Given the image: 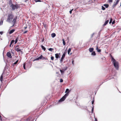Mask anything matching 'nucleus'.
<instances>
[{"mask_svg":"<svg viewBox=\"0 0 121 121\" xmlns=\"http://www.w3.org/2000/svg\"><path fill=\"white\" fill-rule=\"evenodd\" d=\"M119 0H117L116 3L114 2V4L112 6V7H114L118 4L119 2Z\"/></svg>","mask_w":121,"mask_h":121,"instance_id":"7","label":"nucleus"},{"mask_svg":"<svg viewBox=\"0 0 121 121\" xmlns=\"http://www.w3.org/2000/svg\"><path fill=\"white\" fill-rule=\"evenodd\" d=\"M3 74L1 75V76H0V80L1 82H2L3 81Z\"/></svg>","mask_w":121,"mask_h":121,"instance_id":"18","label":"nucleus"},{"mask_svg":"<svg viewBox=\"0 0 121 121\" xmlns=\"http://www.w3.org/2000/svg\"><path fill=\"white\" fill-rule=\"evenodd\" d=\"M108 2L109 3H112V0H108Z\"/></svg>","mask_w":121,"mask_h":121,"instance_id":"33","label":"nucleus"},{"mask_svg":"<svg viewBox=\"0 0 121 121\" xmlns=\"http://www.w3.org/2000/svg\"><path fill=\"white\" fill-rule=\"evenodd\" d=\"M3 7H5V6L4 5H3Z\"/></svg>","mask_w":121,"mask_h":121,"instance_id":"54","label":"nucleus"},{"mask_svg":"<svg viewBox=\"0 0 121 121\" xmlns=\"http://www.w3.org/2000/svg\"><path fill=\"white\" fill-rule=\"evenodd\" d=\"M73 9H72V10H71L69 11V13L70 14H71L72 13V11H73Z\"/></svg>","mask_w":121,"mask_h":121,"instance_id":"36","label":"nucleus"},{"mask_svg":"<svg viewBox=\"0 0 121 121\" xmlns=\"http://www.w3.org/2000/svg\"><path fill=\"white\" fill-rule=\"evenodd\" d=\"M56 35L55 33H52L51 34L52 37V38H54L56 36Z\"/></svg>","mask_w":121,"mask_h":121,"instance_id":"15","label":"nucleus"},{"mask_svg":"<svg viewBox=\"0 0 121 121\" xmlns=\"http://www.w3.org/2000/svg\"><path fill=\"white\" fill-rule=\"evenodd\" d=\"M69 90L68 89H67L65 91V93H67V92H69Z\"/></svg>","mask_w":121,"mask_h":121,"instance_id":"24","label":"nucleus"},{"mask_svg":"<svg viewBox=\"0 0 121 121\" xmlns=\"http://www.w3.org/2000/svg\"><path fill=\"white\" fill-rule=\"evenodd\" d=\"M14 41H14V40H12L11 42V44H12V43H14Z\"/></svg>","mask_w":121,"mask_h":121,"instance_id":"32","label":"nucleus"},{"mask_svg":"<svg viewBox=\"0 0 121 121\" xmlns=\"http://www.w3.org/2000/svg\"><path fill=\"white\" fill-rule=\"evenodd\" d=\"M13 45L12 46V47H13Z\"/></svg>","mask_w":121,"mask_h":121,"instance_id":"60","label":"nucleus"},{"mask_svg":"<svg viewBox=\"0 0 121 121\" xmlns=\"http://www.w3.org/2000/svg\"><path fill=\"white\" fill-rule=\"evenodd\" d=\"M29 120L28 119H26V120L25 121H28V120Z\"/></svg>","mask_w":121,"mask_h":121,"instance_id":"52","label":"nucleus"},{"mask_svg":"<svg viewBox=\"0 0 121 121\" xmlns=\"http://www.w3.org/2000/svg\"><path fill=\"white\" fill-rule=\"evenodd\" d=\"M69 92L65 94V95L59 100V102H61L64 101L65 99L66 98L68 95Z\"/></svg>","mask_w":121,"mask_h":121,"instance_id":"4","label":"nucleus"},{"mask_svg":"<svg viewBox=\"0 0 121 121\" xmlns=\"http://www.w3.org/2000/svg\"><path fill=\"white\" fill-rule=\"evenodd\" d=\"M120 6H121V4L120 5Z\"/></svg>","mask_w":121,"mask_h":121,"instance_id":"61","label":"nucleus"},{"mask_svg":"<svg viewBox=\"0 0 121 121\" xmlns=\"http://www.w3.org/2000/svg\"><path fill=\"white\" fill-rule=\"evenodd\" d=\"M94 48H89V50L90 52H93Z\"/></svg>","mask_w":121,"mask_h":121,"instance_id":"13","label":"nucleus"},{"mask_svg":"<svg viewBox=\"0 0 121 121\" xmlns=\"http://www.w3.org/2000/svg\"><path fill=\"white\" fill-rule=\"evenodd\" d=\"M112 21V19H111L110 20V21L109 22V23L110 24H111V23Z\"/></svg>","mask_w":121,"mask_h":121,"instance_id":"34","label":"nucleus"},{"mask_svg":"<svg viewBox=\"0 0 121 121\" xmlns=\"http://www.w3.org/2000/svg\"><path fill=\"white\" fill-rule=\"evenodd\" d=\"M63 43L64 45H65V43L64 41H63Z\"/></svg>","mask_w":121,"mask_h":121,"instance_id":"38","label":"nucleus"},{"mask_svg":"<svg viewBox=\"0 0 121 121\" xmlns=\"http://www.w3.org/2000/svg\"><path fill=\"white\" fill-rule=\"evenodd\" d=\"M28 31L27 30L26 31L24 32V33H26Z\"/></svg>","mask_w":121,"mask_h":121,"instance_id":"48","label":"nucleus"},{"mask_svg":"<svg viewBox=\"0 0 121 121\" xmlns=\"http://www.w3.org/2000/svg\"><path fill=\"white\" fill-rule=\"evenodd\" d=\"M84 0H82L81 1H80L78 2V3L80 5L84 4H85V2H84Z\"/></svg>","mask_w":121,"mask_h":121,"instance_id":"5","label":"nucleus"},{"mask_svg":"<svg viewBox=\"0 0 121 121\" xmlns=\"http://www.w3.org/2000/svg\"><path fill=\"white\" fill-rule=\"evenodd\" d=\"M27 27H24V29H26V28H27Z\"/></svg>","mask_w":121,"mask_h":121,"instance_id":"57","label":"nucleus"},{"mask_svg":"<svg viewBox=\"0 0 121 121\" xmlns=\"http://www.w3.org/2000/svg\"><path fill=\"white\" fill-rule=\"evenodd\" d=\"M92 110H91V112L92 113H93V112L94 110V107L93 105H92Z\"/></svg>","mask_w":121,"mask_h":121,"instance_id":"31","label":"nucleus"},{"mask_svg":"<svg viewBox=\"0 0 121 121\" xmlns=\"http://www.w3.org/2000/svg\"><path fill=\"white\" fill-rule=\"evenodd\" d=\"M60 71L61 74H63V73H64V70H60Z\"/></svg>","mask_w":121,"mask_h":121,"instance_id":"28","label":"nucleus"},{"mask_svg":"<svg viewBox=\"0 0 121 121\" xmlns=\"http://www.w3.org/2000/svg\"><path fill=\"white\" fill-rule=\"evenodd\" d=\"M15 50L16 51H17V52H21V49H19V48H15Z\"/></svg>","mask_w":121,"mask_h":121,"instance_id":"10","label":"nucleus"},{"mask_svg":"<svg viewBox=\"0 0 121 121\" xmlns=\"http://www.w3.org/2000/svg\"><path fill=\"white\" fill-rule=\"evenodd\" d=\"M104 6L105 7V8H108L109 6V5L108 4H104Z\"/></svg>","mask_w":121,"mask_h":121,"instance_id":"22","label":"nucleus"},{"mask_svg":"<svg viewBox=\"0 0 121 121\" xmlns=\"http://www.w3.org/2000/svg\"><path fill=\"white\" fill-rule=\"evenodd\" d=\"M55 57L56 58H58L59 56V54L58 53H56L55 54Z\"/></svg>","mask_w":121,"mask_h":121,"instance_id":"16","label":"nucleus"},{"mask_svg":"<svg viewBox=\"0 0 121 121\" xmlns=\"http://www.w3.org/2000/svg\"><path fill=\"white\" fill-rule=\"evenodd\" d=\"M74 60H73L72 61V64H73V65L74 64Z\"/></svg>","mask_w":121,"mask_h":121,"instance_id":"43","label":"nucleus"},{"mask_svg":"<svg viewBox=\"0 0 121 121\" xmlns=\"http://www.w3.org/2000/svg\"><path fill=\"white\" fill-rule=\"evenodd\" d=\"M67 68L68 67L67 66H65L63 67L62 69V70H64L65 71L67 69Z\"/></svg>","mask_w":121,"mask_h":121,"instance_id":"17","label":"nucleus"},{"mask_svg":"<svg viewBox=\"0 0 121 121\" xmlns=\"http://www.w3.org/2000/svg\"><path fill=\"white\" fill-rule=\"evenodd\" d=\"M65 56L62 55L61 57V58L60 60V63H61L63 61V60L64 59V58Z\"/></svg>","mask_w":121,"mask_h":121,"instance_id":"9","label":"nucleus"},{"mask_svg":"<svg viewBox=\"0 0 121 121\" xmlns=\"http://www.w3.org/2000/svg\"><path fill=\"white\" fill-rule=\"evenodd\" d=\"M23 67L24 69H25V64H24L23 65Z\"/></svg>","mask_w":121,"mask_h":121,"instance_id":"35","label":"nucleus"},{"mask_svg":"<svg viewBox=\"0 0 121 121\" xmlns=\"http://www.w3.org/2000/svg\"><path fill=\"white\" fill-rule=\"evenodd\" d=\"M95 121H97V119L96 118H95Z\"/></svg>","mask_w":121,"mask_h":121,"instance_id":"51","label":"nucleus"},{"mask_svg":"<svg viewBox=\"0 0 121 121\" xmlns=\"http://www.w3.org/2000/svg\"><path fill=\"white\" fill-rule=\"evenodd\" d=\"M17 3L15 4H13L12 0H8V4L9 6L11 8H19V4H16Z\"/></svg>","mask_w":121,"mask_h":121,"instance_id":"2","label":"nucleus"},{"mask_svg":"<svg viewBox=\"0 0 121 121\" xmlns=\"http://www.w3.org/2000/svg\"><path fill=\"white\" fill-rule=\"evenodd\" d=\"M48 50L51 51H52L53 50V49L52 48H50L48 49Z\"/></svg>","mask_w":121,"mask_h":121,"instance_id":"29","label":"nucleus"},{"mask_svg":"<svg viewBox=\"0 0 121 121\" xmlns=\"http://www.w3.org/2000/svg\"><path fill=\"white\" fill-rule=\"evenodd\" d=\"M0 120H2V117H1V116L0 115Z\"/></svg>","mask_w":121,"mask_h":121,"instance_id":"45","label":"nucleus"},{"mask_svg":"<svg viewBox=\"0 0 121 121\" xmlns=\"http://www.w3.org/2000/svg\"><path fill=\"white\" fill-rule=\"evenodd\" d=\"M94 102V100H93L92 102V104H93Z\"/></svg>","mask_w":121,"mask_h":121,"instance_id":"47","label":"nucleus"},{"mask_svg":"<svg viewBox=\"0 0 121 121\" xmlns=\"http://www.w3.org/2000/svg\"><path fill=\"white\" fill-rule=\"evenodd\" d=\"M18 61V60H17L15 62L13 63V65H15L17 63Z\"/></svg>","mask_w":121,"mask_h":121,"instance_id":"21","label":"nucleus"},{"mask_svg":"<svg viewBox=\"0 0 121 121\" xmlns=\"http://www.w3.org/2000/svg\"><path fill=\"white\" fill-rule=\"evenodd\" d=\"M60 82H63V80L62 79H60Z\"/></svg>","mask_w":121,"mask_h":121,"instance_id":"39","label":"nucleus"},{"mask_svg":"<svg viewBox=\"0 0 121 121\" xmlns=\"http://www.w3.org/2000/svg\"><path fill=\"white\" fill-rule=\"evenodd\" d=\"M71 49L70 48H69V49L68 51V54L69 55V53L71 51Z\"/></svg>","mask_w":121,"mask_h":121,"instance_id":"23","label":"nucleus"},{"mask_svg":"<svg viewBox=\"0 0 121 121\" xmlns=\"http://www.w3.org/2000/svg\"><path fill=\"white\" fill-rule=\"evenodd\" d=\"M94 35V33H93L92 35H91V37H93V35Z\"/></svg>","mask_w":121,"mask_h":121,"instance_id":"44","label":"nucleus"},{"mask_svg":"<svg viewBox=\"0 0 121 121\" xmlns=\"http://www.w3.org/2000/svg\"><path fill=\"white\" fill-rule=\"evenodd\" d=\"M13 14L12 13L8 14L6 21L7 22L11 23H12L13 25L12 27H13L15 24L17 20V16L16 17L14 18Z\"/></svg>","mask_w":121,"mask_h":121,"instance_id":"1","label":"nucleus"},{"mask_svg":"<svg viewBox=\"0 0 121 121\" xmlns=\"http://www.w3.org/2000/svg\"><path fill=\"white\" fill-rule=\"evenodd\" d=\"M101 8H104L103 6H101Z\"/></svg>","mask_w":121,"mask_h":121,"instance_id":"55","label":"nucleus"},{"mask_svg":"<svg viewBox=\"0 0 121 121\" xmlns=\"http://www.w3.org/2000/svg\"><path fill=\"white\" fill-rule=\"evenodd\" d=\"M42 59L43 60L46 59V58H45V57H43H43H42Z\"/></svg>","mask_w":121,"mask_h":121,"instance_id":"40","label":"nucleus"},{"mask_svg":"<svg viewBox=\"0 0 121 121\" xmlns=\"http://www.w3.org/2000/svg\"><path fill=\"white\" fill-rule=\"evenodd\" d=\"M35 1L36 2H41V0H35Z\"/></svg>","mask_w":121,"mask_h":121,"instance_id":"30","label":"nucleus"},{"mask_svg":"<svg viewBox=\"0 0 121 121\" xmlns=\"http://www.w3.org/2000/svg\"><path fill=\"white\" fill-rule=\"evenodd\" d=\"M12 44H10V45H9V47H11V45H12Z\"/></svg>","mask_w":121,"mask_h":121,"instance_id":"53","label":"nucleus"},{"mask_svg":"<svg viewBox=\"0 0 121 121\" xmlns=\"http://www.w3.org/2000/svg\"><path fill=\"white\" fill-rule=\"evenodd\" d=\"M71 53L70 55H71Z\"/></svg>","mask_w":121,"mask_h":121,"instance_id":"62","label":"nucleus"},{"mask_svg":"<svg viewBox=\"0 0 121 121\" xmlns=\"http://www.w3.org/2000/svg\"><path fill=\"white\" fill-rule=\"evenodd\" d=\"M105 8H101V9L103 10H104L105 9Z\"/></svg>","mask_w":121,"mask_h":121,"instance_id":"46","label":"nucleus"},{"mask_svg":"<svg viewBox=\"0 0 121 121\" xmlns=\"http://www.w3.org/2000/svg\"><path fill=\"white\" fill-rule=\"evenodd\" d=\"M3 20L2 19L1 20V21L0 22V26L2 25L3 24Z\"/></svg>","mask_w":121,"mask_h":121,"instance_id":"25","label":"nucleus"},{"mask_svg":"<svg viewBox=\"0 0 121 121\" xmlns=\"http://www.w3.org/2000/svg\"><path fill=\"white\" fill-rule=\"evenodd\" d=\"M92 52V53L91 54V55L92 56H95L96 55V53L95 51H93Z\"/></svg>","mask_w":121,"mask_h":121,"instance_id":"19","label":"nucleus"},{"mask_svg":"<svg viewBox=\"0 0 121 121\" xmlns=\"http://www.w3.org/2000/svg\"><path fill=\"white\" fill-rule=\"evenodd\" d=\"M41 47L42 49L44 51H45V50L46 48L43 46L42 45L41 46Z\"/></svg>","mask_w":121,"mask_h":121,"instance_id":"20","label":"nucleus"},{"mask_svg":"<svg viewBox=\"0 0 121 121\" xmlns=\"http://www.w3.org/2000/svg\"><path fill=\"white\" fill-rule=\"evenodd\" d=\"M3 33V32H0V34L2 35Z\"/></svg>","mask_w":121,"mask_h":121,"instance_id":"49","label":"nucleus"},{"mask_svg":"<svg viewBox=\"0 0 121 121\" xmlns=\"http://www.w3.org/2000/svg\"><path fill=\"white\" fill-rule=\"evenodd\" d=\"M13 10H14L15 9V8H12Z\"/></svg>","mask_w":121,"mask_h":121,"instance_id":"50","label":"nucleus"},{"mask_svg":"<svg viewBox=\"0 0 121 121\" xmlns=\"http://www.w3.org/2000/svg\"><path fill=\"white\" fill-rule=\"evenodd\" d=\"M67 51H64V52L63 53L62 55L65 56V54L67 53Z\"/></svg>","mask_w":121,"mask_h":121,"instance_id":"27","label":"nucleus"},{"mask_svg":"<svg viewBox=\"0 0 121 121\" xmlns=\"http://www.w3.org/2000/svg\"><path fill=\"white\" fill-rule=\"evenodd\" d=\"M96 50L97 51V52H101V50L99 49L98 48V47L97 46H96Z\"/></svg>","mask_w":121,"mask_h":121,"instance_id":"11","label":"nucleus"},{"mask_svg":"<svg viewBox=\"0 0 121 121\" xmlns=\"http://www.w3.org/2000/svg\"><path fill=\"white\" fill-rule=\"evenodd\" d=\"M115 21H113L112 22V24H114L115 23Z\"/></svg>","mask_w":121,"mask_h":121,"instance_id":"41","label":"nucleus"},{"mask_svg":"<svg viewBox=\"0 0 121 121\" xmlns=\"http://www.w3.org/2000/svg\"><path fill=\"white\" fill-rule=\"evenodd\" d=\"M15 30L14 29H13L11 30L9 32V34H11L13 33Z\"/></svg>","mask_w":121,"mask_h":121,"instance_id":"12","label":"nucleus"},{"mask_svg":"<svg viewBox=\"0 0 121 121\" xmlns=\"http://www.w3.org/2000/svg\"><path fill=\"white\" fill-rule=\"evenodd\" d=\"M18 37H17L15 41V44L18 41Z\"/></svg>","mask_w":121,"mask_h":121,"instance_id":"26","label":"nucleus"},{"mask_svg":"<svg viewBox=\"0 0 121 121\" xmlns=\"http://www.w3.org/2000/svg\"><path fill=\"white\" fill-rule=\"evenodd\" d=\"M109 21V20H107V21H106L104 23V24L103 25L104 26H105L108 23V22Z\"/></svg>","mask_w":121,"mask_h":121,"instance_id":"14","label":"nucleus"},{"mask_svg":"<svg viewBox=\"0 0 121 121\" xmlns=\"http://www.w3.org/2000/svg\"><path fill=\"white\" fill-rule=\"evenodd\" d=\"M44 40L43 39L42 40V42H43V41H44Z\"/></svg>","mask_w":121,"mask_h":121,"instance_id":"56","label":"nucleus"},{"mask_svg":"<svg viewBox=\"0 0 121 121\" xmlns=\"http://www.w3.org/2000/svg\"><path fill=\"white\" fill-rule=\"evenodd\" d=\"M43 57V56L42 55H41L39 57H38L36 58V59H34V60H37L39 59H42Z\"/></svg>","mask_w":121,"mask_h":121,"instance_id":"8","label":"nucleus"},{"mask_svg":"<svg viewBox=\"0 0 121 121\" xmlns=\"http://www.w3.org/2000/svg\"><path fill=\"white\" fill-rule=\"evenodd\" d=\"M112 60L111 61H112V62L115 68L117 70L119 69V64L117 61H116L115 59L111 56Z\"/></svg>","mask_w":121,"mask_h":121,"instance_id":"3","label":"nucleus"},{"mask_svg":"<svg viewBox=\"0 0 121 121\" xmlns=\"http://www.w3.org/2000/svg\"><path fill=\"white\" fill-rule=\"evenodd\" d=\"M7 56L9 58H11L12 57L10 53L9 52H8L7 53Z\"/></svg>","mask_w":121,"mask_h":121,"instance_id":"6","label":"nucleus"},{"mask_svg":"<svg viewBox=\"0 0 121 121\" xmlns=\"http://www.w3.org/2000/svg\"><path fill=\"white\" fill-rule=\"evenodd\" d=\"M29 0H25L24 2H27Z\"/></svg>","mask_w":121,"mask_h":121,"instance_id":"42","label":"nucleus"},{"mask_svg":"<svg viewBox=\"0 0 121 121\" xmlns=\"http://www.w3.org/2000/svg\"><path fill=\"white\" fill-rule=\"evenodd\" d=\"M0 9H1V10L2 9H1L2 8H1Z\"/></svg>","mask_w":121,"mask_h":121,"instance_id":"59","label":"nucleus"},{"mask_svg":"<svg viewBox=\"0 0 121 121\" xmlns=\"http://www.w3.org/2000/svg\"><path fill=\"white\" fill-rule=\"evenodd\" d=\"M62 40H63V41H64V39H62Z\"/></svg>","mask_w":121,"mask_h":121,"instance_id":"58","label":"nucleus"},{"mask_svg":"<svg viewBox=\"0 0 121 121\" xmlns=\"http://www.w3.org/2000/svg\"><path fill=\"white\" fill-rule=\"evenodd\" d=\"M54 57H53V56H52L51 57V59L52 60H54Z\"/></svg>","mask_w":121,"mask_h":121,"instance_id":"37","label":"nucleus"}]
</instances>
